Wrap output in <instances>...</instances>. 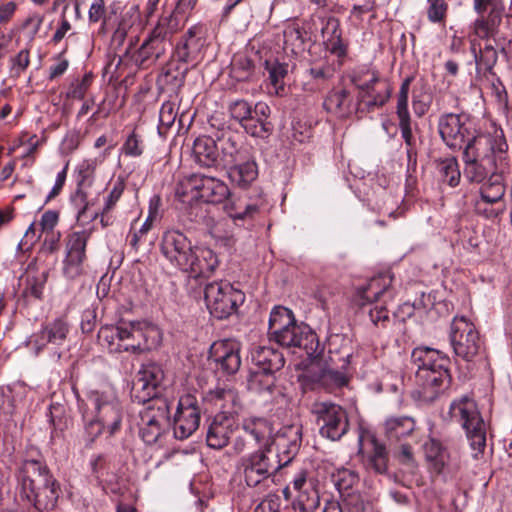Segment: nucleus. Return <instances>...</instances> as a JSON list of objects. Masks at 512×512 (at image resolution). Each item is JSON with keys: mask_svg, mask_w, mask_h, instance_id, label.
<instances>
[{"mask_svg": "<svg viewBox=\"0 0 512 512\" xmlns=\"http://www.w3.org/2000/svg\"><path fill=\"white\" fill-rule=\"evenodd\" d=\"M217 255L207 247L196 246L189 261V267L184 270L191 277H209L218 266Z\"/></svg>", "mask_w": 512, "mask_h": 512, "instance_id": "29", "label": "nucleus"}, {"mask_svg": "<svg viewBox=\"0 0 512 512\" xmlns=\"http://www.w3.org/2000/svg\"><path fill=\"white\" fill-rule=\"evenodd\" d=\"M265 69L268 71V79L273 93L281 95L284 92L285 82L284 79L288 74V65L280 63L277 59H266L263 63Z\"/></svg>", "mask_w": 512, "mask_h": 512, "instance_id": "43", "label": "nucleus"}, {"mask_svg": "<svg viewBox=\"0 0 512 512\" xmlns=\"http://www.w3.org/2000/svg\"><path fill=\"white\" fill-rule=\"evenodd\" d=\"M412 78L407 77L401 84L396 104V115L401 131V136L407 148L408 159L416 157V139L412 132V119L408 109V95Z\"/></svg>", "mask_w": 512, "mask_h": 512, "instance_id": "20", "label": "nucleus"}, {"mask_svg": "<svg viewBox=\"0 0 512 512\" xmlns=\"http://www.w3.org/2000/svg\"><path fill=\"white\" fill-rule=\"evenodd\" d=\"M412 360L417 367L416 371L446 368L449 364V359L445 355L429 347L415 348Z\"/></svg>", "mask_w": 512, "mask_h": 512, "instance_id": "36", "label": "nucleus"}, {"mask_svg": "<svg viewBox=\"0 0 512 512\" xmlns=\"http://www.w3.org/2000/svg\"><path fill=\"white\" fill-rule=\"evenodd\" d=\"M221 149L224 161L228 166L234 162L243 160L244 157L251 154L246 147L239 145L238 142L231 136L223 139Z\"/></svg>", "mask_w": 512, "mask_h": 512, "instance_id": "47", "label": "nucleus"}, {"mask_svg": "<svg viewBox=\"0 0 512 512\" xmlns=\"http://www.w3.org/2000/svg\"><path fill=\"white\" fill-rule=\"evenodd\" d=\"M384 435L391 443H397L413 435L416 421L410 416H391L383 423Z\"/></svg>", "mask_w": 512, "mask_h": 512, "instance_id": "33", "label": "nucleus"}, {"mask_svg": "<svg viewBox=\"0 0 512 512\" xmlns=\"http://www.w3.org/2000/svg\"><path fill=\"white\" fill-rule=\"evenodd\" d=\"M471 50L478 65L491 69L497 61V52L491 43L489 34H483L479 41H471Z\"/></svg>", "mask_w": 512, "mask_h": 512, "instance_id": "41", "label": "nucleus"}, {"mask_svg": "<svg viewBox=\"0 0 512 512\" xmlns=\"http://www.w3.org/2000/svg\"><path fill=\"white\" fill-rule=\"evenodd\" d=\"M110 17L106 16V6L104 0H94L89 9V21L90 22H103V25H107Z\"/></svg>", "mask_w": 512, "mask_h": 512, "instance_id": "63", "label": "nucleus"}, {"mask_svg": "<svg viewBox=\"0 0 512 512\" xmlns=\"http://www.w3.org/2000/svg\"><path fill=\"white\" fill-rule=\"evenodd\" d=\"M209 360L222 374H235L241 365L239 344L233 340L214 342L210 347Z\"/></svg>", "mask_w": 512, "mask_h": 512, "instance_id": "19", "label": "nucleus"}, {"mask_svg": "<svg viewBox=\"0 0 512 512\" xmlns=\"http://www.w3.org/2000/svg\"><path fill=\"white\" fill-rule=\"evenodd\" d=\"M317 383L325 390L332 392L348 384L347 376L338 370L324 369L317 378Z\"/></svg>", "mask_w": 512, "mask_h": 512, "instance_id": "46", "label": "nucleus"}, {"mask_svg": "<svg viewBox=\"0 0 512 512\" xmlns=\"http://www.w3.org/2000/svg\"><path fill=\"white\" fill-rule=\"evenodd\" d=\"M256 58L257 54H254L253 57L245 53L236 54L230 65L229 75L231 79L236 82L253 81L256 76Z\"/></svg>", "mask_w": 512, "mask_h": 512, "instance_id": "39", "label": "nucleus"}, {"mask_svg": "<svg viewBox=\"0 0 512 512\" xmlns=\"http://www.w3.org/2000/svg\"><path fill=\"white\" fill-rule=\"evenodd\" d=\"M323 512H367L360 497L344 499L342 503L329 501L325 504Z\"/></svg>", "mask_w": 512, "mask_h": 512, "instance_id": "51", "label": "nucleus"}, {"mask_svg": "<svg viewBox=\"0 0 512 512\" xmlns=\"http://www.w3.org/2000/svg\"><path fill=\"white\" fill-rule=\"evenodd\" d=\"M450 341L455 354L471 361L483 350V341L475 325L464 316H455L451 323Z\"/></svg>", "mask_w": 512, "mask_h": 512, "instance_id": "11", "label": "nucleus"}, {"mask_svg": "<svg viewBox=\"0 0 512 512\" xmlns=\"http://www.w3.org/2000/svg\"><path fill=\"white\" fill-rule=\"evenodd\" d=\"M30 64V50L22 49L15 57L11 59V72L15 76H20Z\"/></svg>", "mask_w": 512, "mask_h": 512, "instance_id": "61", "label": "nucleus"}, {"mask_svg": "<svg viewBox=\"0 0 512 512\" xmlns=\"http://www.w3.org/2000/svg\"><path fill=\"white\" fill-rule=\"evenodd\" d=\"M228 111L230 117L241 126L252 115L251 104L244 99H237L229 103Z\"/></svg>", "mask_w": 512, "mask_h": 512, "instance_id": "54", "label": "nucleus"}, {"mask_svg": "<svg viewBox=\"0 0 512 512\" xmlns=\"http://www.w3.org/2000/svg\"><path fill=\"white\" fill-rule=\"evenodd\" d=\"M369 317L375 326L386 327L390 321L389 310L384 304H376L369 310Z\"/></svg>", "mask_w": 512, "mask_h": 512, "instance_id": "62", "label": "nucleus"}, {"mask_svg": "<svg viewBox=\"0 0 512 512\" xmlns=\"http://www.w3.org/2000/svg\"><path fill=\"white\" fill-rule=\"evenodd\" d=\"M297 323L293 312L283 306L275 307L269 318V334L274 341H277L286 330Z\"/></svg>", "mask_w": 512, "mask_h": 512, "instance_id": "40", "label": "nucleus"}, {"mask_svg": "<svg viewBox=\"0 0 512 512\" xmlns=\"http://www.w3.org/2000/svg\"><path fill=\"white\" fill-rule=\"evenodd\" d=\"M204 400L214 406L215 409L221 410L220 412L231 413L234 415L236 411L234 408L238 405L239 397L237 392L229 385L218 386L213 390H209Z\"/></svg>", "mask_w": 512, "mask_h": 512, "instance_id": "35", "label": "nucleus"}, {"mask_svg": "<svg viewBox=\"0 0 512 512\" xmlns=\"http://www.w3.org/2000/svg\"><path fill=\"white\" fill-rule=\"evenodd\" d=\"M229 180L240 188L246 189L258 177V166L255 158L250 154L239 162H234L228 166Z\"/></svg>", "mask_w": 512, "mask_h": 512, "instance_id": "30", "label": "nucleus"}, {"mask_svg": "<svg viewBox=\"0 0 512 512\" xmlns=\"http://www.w3.org/2000/svg\"><path fill=\"white\" fill-rule=\"evenodd\" d=\"M279 345L286 348H300L308 356H313L317 352L319 345L316 334L304 323H296L289 330H286L277 341Z\"/></svg>", "mask_w": 512, "mask_h": 512, "instance_id": "24", "label": "nucleus"}, {"mask_svg": "<svg viewBox=\"0 0 512 512\" xmlns=\"http://www.w3.org/2000/svg\"><path fill=\"white\" fill-rule=\"evenodd\" d=\"M448 415L464 429L472 456L478 459L486 448L487 425L475 400L467 395L454 399L449 405Z\"/></svg>", "mask_w": 512, "mask_h": 512, "instance_id": "5", "label": "nucleus"}, {"mask_svg": "<svg viewBox=\"0 0 512 512\" xmlns=\"http://www.w3.org/2000/svg\"><path fill=\"white\" fill-rule=\"evenodd\" d=\"M230 195L228 185L219 178L203 173H191L180 178L176 184L175 196L183 204L192 205L201 201L219 204Z\"/></svg>", "mask_w": 512, "mask_h": 512, "instance_id": "6", "label": "nucleus"}, {"mask_svg": "<svg viewBox=\"0 0 512 512\" xmlns=\"http://www.w3.org/2000/svg\"><path fill=\"white\" fill-rule=\"evenodd\" d=\"M438 129L442 140L451 149H461L464 144V150L476 138L491 136L474 135V129L471 120L465 114L448 113L440 117Z\"/></svg>", "mask_w": 512, "mask_h": 512, "instance_id": "12", "label": "nucleus"}, {"mask_svg": "<svg viewBox=\"0 0 512 512\" xmlns=\"http://www.w3.org/2000/svg\"><path fill=\"white\" fill-rule=\"evenodd\" d=\"M204 300L212 316L224 319L236 312L238 306L244 302L245 295L229 282L215 281L206 285Z\"/></svg>", "mask_w": 512, "mask_h": 512, "instance_id": "10", "label": "nucleus"}, {"mask_svg": "<svg viewBox=\"0 0 512 512\" xmlns=\"http://www.w3.org/2000/svg\"><path fill=\"white\" fill-rule=\"evenodd\" d=\"M88 402L94 411H89L87 404H80L83 421V441L91 447L96 439L107 431L109 436L115 435L121 428L123 408L113 393L91 391Z\"/></svg>", "mask_w": 512, "mask_h": 512, "instance_id": "4", "label": "nucleus"}, {"mask_svg": "<svg viewBox=\"0 0 512 512\" xmlns=\"http://www.w3.org/2000/svg\"><path fill=\"white\" fill-rule=\"evenodd\" d=\"M243 129L251 135L257 138H266L273 131V125L270 121H263L260 118L255 117L254 114L242 124Z\"/></svg>", "mask_w": 512, "mask_h": 512, "instance_id": "52", "label": "nucleus"}, {"mask_svg": "<svg viewBox=\"0 0 512 512\" xmlns=\"http://www.w3.org/2000/svg\"><path fill=\"white\" fill-rule=\"evenodd\" d=\"M157 216H158L157 206L153 207L152 206V202H151L150 203V207H149V213H148V216H147L146 220L141 225L139 230L133 231L129 235V237H130V245L134 249H136V250L138 249L139 244L143 240V237L146 236L147 233L151 230V228L153 226V223L156 220Z\"/></svg>", "mask_w": 512, "mask_h": 512, "instance_id": "53", "label": "nucleus"}, {"mask_svg": "<svg viewBox=\"0 0 512 512\" xmlns=\"http://www.w3.org/2000/svg\"><path fill=\"white\" fill-rule=\"evenodd\" d=\"M358 482V476L353 471L347 469L339 470L334 475L335 487L342 496L346 497L345 499L358 497L357 495L351 494V490L358 484Z\"/></svg>", "mask_w": 512, "mask_h": 512, "instance_id": "48", "label": "nucleus"}, {"mask_svg": "<svg viewBox=\"0 0 512 512\" xmlns=\"http://www.w3.org/2000/svg\"><path fill=\"white\" fill-rule=\"evenodd\" d=\"M192 159L200 167L212 168L218 164V147L210 136L197 137L192 146Z\"/></svg>", "mask_w": 512, "mask_h": 512, "instance_id": "32", "label": "nucleus"}, {"mask_svg": "<svg viewBox=\"0 0 512 512\" xmlns=\"http://www.w3.org/2000/svg\"><path fill=\"white\" fill-rule=\"evenodd\" d=\"M178 115V106L173 101H165L159 112V125H158V133L161 136H165L168 130L175 123V120Z\"/></svg>", "mask_w": 512, "mask_h": 512, "instance_id": "50", "label": "nucleus"}, {"mask_svg": "<svg viewBox=\"0 0 512 512\" xmlns=\"http://www.w3.org/2000/svg\"><path fill=\"white\" fill-rule=\"evenodd\" d=\"M416 378L427 399H434L442 389L449 386L451 380L448 367L416 371Z\"/></svg>", "mask_w": 512, "mask_h": 512, "instance_id": "28", "label": "nucleus"}, {"mask_svg": "<svg viewBox=\"0 0 512 512\" xmlns=\"http://www.w3.org/2000/svg\"><path fill=\"white\" fill-rule=\"evenodd\" d=\"M351 81L361 90L359 109L379 108L391 96V85L386 80H381L378 72L367 66L355 69L351 75Z\"/></svg>", "mask_w": 512, "mask_h": 512, "instance_id": "8", "label": "nucleus"}, {"mask_svg": "<svg viewBox=\"0 0 512 512\" xmlns=\"http://www.w3.org/2000/svg\"><path fill=\"white\" fill-rule=\"evenodd\" d=\"M201 411L196 398L190 394L180 398L174 416V436L184 440L189 438L199 427Z\"/></svg>", "mask_w": 512, "mask_h": 512, "instance_id": "16", "label": "nucleus"}, {"mask_svg": "<svg viewBox=\"0 0 512 512\" xmlns=\"http://www.w3.org/2000/svg\"><path fill=\"white\" fill-rule=\"evenodd\" d=\"M508 144L502 130H496L494 136L476 138L463 151L466 164L465 173L474 182H482L479 196H491L504 199L506 187L503 175L509 169L507 156Z\"/></svg>", "mask_w": 512, "mask_h": 512, "instance_id": "1", "label": "nucleus"}, {"mask_svg": "<svg viewBox=\"0 0 512 512\" xmlns=\"http://www.w3.org/2000/svg\"><path fill=\"white\" fill-rule=\"evenodd\" d=\"M284 428L274 434L272 423L264 417L250 416L244 418L241 423V430L256 443L258 449H266L268 447L276 450L275 439Z\"/></svg>", "mask_w": 512, "mask_h": 512, "instance_id": "22", "label": "nucleus"}, {"mask_svg": "<svg viewBox=\"0 0 512 512\" xmlns=\"http://www.w3.org/2000/svg\"><path fill=\"white\" fill-rule=\"evenodd\" d=\"M125 181L122 178H118L114 181L112 188L105 199L102 214L107 215L116 206L117 202L121 198L125 190Z\"/></svg>", "mask_w": 512, "mask_h": 512, "instance_id": "56", "label": "nucleus"}, {"mask_svg": "<svg viewBox=\"0 0 512 512\" xmlns=\"http://www.w3.org/2000/svg\"><path fill=\"white\" fill-rule=\"evenodd\" d=\"M42 243L39 254H53L59 250L61 233L59 231L53 233L42 234Z\"/></svg>", "mask_w": 512, "mask_h": 512, "instance_id": "58", "label": "nucleus"}, {"mask_svg": "<svg viewBox=\"0 0 512 512\" xmlns=\"http://www.w3.org/2000/svg\"><path fill=\"white\" fill-rule=\"evenodd\" d=\"M136 51L141 61L157 59L164 52V38L161 34H149Z\"/></svg>", "mask_w": 512, "mask_h": 512, "instance_id": "44", "label": "nucleus"}, {"mask_svg": "<svg viewBox=\"0 0 512 512\" xmlns=\"http://www.w3.org/2000/svg\"><path fill=\"white\" fill-rule=\"evenodd\" d=\"M392 282L393 276L390 272L379 273L372 277L366 285L356 289L353 300L358 306L376 302L389 291Z\"/></svg>", "mask_w": 512, "mask_h": 512, "instance_id": "26", "label": "nucleus"}, {"mask_svg": "<svg viewBox=\"0 0 512 512\" xmlns=\"http://www.w3.org/2000/svg\"><path fill=\"white\" fill-rule=\"evenodd\" d=\"M59 222V212L56 210H47L42 213L38 222H33L30 224L28 229L26 230V235L29 233H35L37 227L39 228L40 234L39 238L42 237V234L57 232L55 230L56 226Z\"/></svg>", "mask_w": 512, "mask_h": 512, "instance_id": "49", "label": "nucleus"}, {"mask_svg": "<svg viewBox=\"0 0 512 512\" xmlns=\"http://www.w3.org/2000/svg\"><path fill=\"white\" fill-rule=\"evenodd\" d=\"M231 448L236 455H240L248 451L254 452L258 449V446L245 432L241 430V433L233 440Z\"/></svg>", "mask_w": 512, "mask_h": 512, "instance_id": "57", "label": "nucleus"}, {"mask_svg": "<svg viewBox=\"0 0 512 512\" xmlns=\"http://www.w3.org/2000/svg\"><path fill=\"white\" fill-rule=\"evenodd\" d=\"M276 450L257 449L240 458L237 469L248 487L266 491L274 483L275 473L288 465L301 443L300 428L286 426L275 439Z\"/></svg>", "mask_w": 512, "mask_h": 512, "instance_id": "2", "label": "nucleus"}, {"mask_svg": "<svg viewBox=\"0 0 512 512\" xmlns=\"http://www.w3.org/2000/svg\"><path fill=\"white\" fill-rule=\"evenodd\" d=\"M164 377L163 370L154 363L141 366L133 382V392L138 401L148 403L156 399L157 388Z\"/></svg>", "mask_w": 512, "mask_h": 512, "instance_id": "21", "label": "nucleus"}, {"mask_svg": "<svg viewBox=\"0 0 512 512\" xmlns=\"http://www.w3.org/2000/svg\"><path fill=\"white\" fill-rule=\"evenodd\" d=\"M144 150L143 142L135 132L131 133L122 146V151L126 156L139 157Z\"/></svg>", "mask_w": 512, "mask_h": 512, "instance_id": "59", "label": "nucleus"}, {"mask_svg": "<svg viewBox=\"0 0 512 512\" xmlns=\"http://www.w3.org/2000/svg\"><path fill=\"white\" fill-rule=\"evenodd\" d=\"M437 170L441 180L451 187H455L460 181V170L458 162L454 157H448L437 161Z\"/></svg>", "mask_w": 512, "mask_h": 512, "instance_id": "45", "label": "nucleus"}, {"mask_svg": "<svg viewBox=\"0 0 512 512\" xmlns=\"http://www.w3.org/2000/svg\"><path fill=\"white\" fill-rule=\"evenodd\" d=\"M251 361L264 374L280 370L285 363L282 353L272 347L257 346L251 351Z\"/></svg>", "mask_w": 512, "mask_h": 512, "instance_id": "34", "label": "nucleus"}, {"mask_svg": "<svg viewBox=\"0 0 512 512\" xmlns=\"http://www.w3.org/2000/svg\"><path fill=\"white\" fill-rule=\"evenodd\" d=\"M425 459L432 473L441 474L449 461V453L442 443L434 437H429L423 446Z\"/></svg>", "mask_w": 512, "mask_h": 512, "instance_id": "38", "label": "nucleus"}, {"mask_svg": "<svg viewBox=\"0 0 512 512\" xmlns=\"http://www.w3.org/2000/svg\"><path fill=\"white\" fill-rule=\"evenodd\" d=\"M140 412V436L146 444L158 443L170 426V406L165 398H156Z\"/></svg>", "mask_w": 512, "mask_h": 512, "instance_id": "9", "label": "nucleus"}, {"mask_svg": "<svg viewBox=\"0 0 512 512\" xmlns=\"http://www.w3.org/2000/svg\"><path fill=\"white\" fill-rule=\"evenodd\" d=\"M324 108L339 117L350 115L353 110V97L345 88L331 90L324 100Z\"/></svg>", "mask_w": 512, "mask_h": 512, "instance_id": "37", "label": "nucleus"}, {"mask_svg": "<svg viewBox=\"0 0 512 512\" xmlns=\"http://www.w3.org/2000/svg\"><path fill=\"white\" fill-rule=\"evenodd\" d=\"M16 478L19 497L22 501L27 502L39 512H52L56 509L61 487L44 461L23 460L17 470Z\"/></svg>", "mask_w": 512, "mask_h": 512, "instance_id": "3", "label": "nucleus"}, {"mask_svg": "<svg viewBox=\"0 0 512 512\" xmlns=\"http://www.w3.org/2000/svg\"><path fill=\"white\" fill-rule=\"evenodd\" d=\"M70 323L65 316H59L44 324L38 332L33 333L28 345L39 354L48 344L61 346L70 332Z\"/></svg>", "mask_w": 512, "mask_h": 512, "instance_id": "18", "label": "nucleus"}, {"mask_svg": "<svg viewBox=\"0 0 512 512\" xmlns=\"http://www.w3.org/2000/svg\"><path fill=\"white\" fill-rule=\"evenodd\" d=\"M49 271L47 268H39L38 258L31 261L26 270L25 286L22 292L24 298L42 299Z\"/></svg>", "mask_w": 512, "mask_h": 512, "instance_id": "31", "label": "nucleus"}, {"mask_svg": "<svg viewBox=\"0 0 512 512\" xmlns=\"http://www.w3.org/2000/svg\"><path fill=\"white\" fill-rule=\"evenodd\" d=\"M239 424L231 413L219 412L209 425L206 442L210 448L220 450L224 448L236 431Z\"/></svg>", "mask_w": 512, "mask_h": 512, "instance_id": "23", "label": "nucleus"}, {"mask_svg": "<svg viewBox=\"0 0 512 512\" xmlns=\"http://www.w3.org/2000/svg\"><path fill=\"white\" fill-rule=\"evenodd\" d=\"M195 247L191 240L179 230L166 231L160 244L163 256L171 265L183 272L189 267L190 257Z\"/></svg>", "mask_w": 512, "mask_h": 512, "instance_id": "15", "label": "nucleus"}, {"mask_svg": "<svg viewBox=\"0 0 512 512\" xmlns=\"http://www.w3.org/2000/svg\"><path fill=\"white\" fill-rule=\"evenodd\" d=\"M371 450L365 456V465L378 474H384L388 469V453L384 444L376 438L371 439Z\"/></svg>", "mask_w": 512, "mask_h": 512, "instance_id": "42", "label": "nucleus"}, {"mask_svg": "<svg viewBox=\"0 0 512 512\" xmlns=\"http://www.w3.org/2000/svg\"><path fill=\"white\" fill-rule=\"evenodd\" d=\"M95 162L83 161L77 170V189L72 195V201L78 208V218L86 212L91 205L90 189L94 182Z\"/></svg>", "mask_w": 512, "mask_h": 512, "instance_id": "25", "label": "nucleus"}, {"mask_svg": "<svg viewBox=\"0 0 512 512\" xmlns=\"http://www.w3.org/2000/svg\"><path fill=\"white\" fill-rule=\"evenodd\" d=\"M325 49L339 59V64L347 55L348 43L341 37V34H330L324 41Z\"/></svg>", "mask_w": 512, "mask_h": 512, "instance_id": "55", "label": "nucleus"}, {"mask_svg": "<svg viewBox=\"0 0 512 512\" xmlns=\"http://www.w3.org/2000/svg\"><path fill=\"white\" fill-rule=\"evenodd\" d=\"M312 412L316 416L322 437L337 441L347 433L348 415L340 405L328 401L316 402L313 404Z\"/></svg>", "mask_w": 512, "mask_h": 512, "instance_id": "13", "label": "nucleus"}, {"mask_svg": "<svg viewBox=\"0 0 512 512\" xmlns=\"http://www.w3.org/2000/svg\"><path fill=\"white\" fill-rule=\"evenodd\" d=\"M448 5L444 0H435L430 4L427 15L432 22H441L445 19Z\"/></svg>", "mask_w": 512, "mask_h": 512, "instance_id": "64", "label": "nucleus"}, {"mask_svg": "<svg viewBox=\"0 0 512 512\" xmlns=\"http://www.w3.org/2000/svg\"><path fill=\"white\" fill-rule=\"evenodd\" d=\"M115 353L142 354L156 348L160 343L159 329L145 321H121L117 325Z\"/></svg>", "mask_w": 512, "mask_h": 512, "instance_id": "7", "label": "nucleus"}, {"mask_svg": "<svg viewBox=\"0 0 512 512\" xmlns=\"http://www.w3.org/2000/svg\"><path fill=\"white\" fill-rule=\"evenodd\" d=\"M91 230H81L70 233L65 241V258L63 273L69 279H74L83 273L86 260V246L91 237Z\"/></svg>", "mask_w": 512, "mask_h": 512, "instance_id": "14", "label": "nucleus"}, {"mask_svg": "<svg viewBox=\"0 0 512 512\" xmlns=\"http://www.w3.org/2000/svg\"><path fill=\"white\" fill-rule=\"evenodd\" d=\"M474 9L479 15L475 22L477 30L494 32L498 29L503 12L501 0H474Z\"/></svg>", "mask_w": 512, "mask_h": 512, "instance_id": "27", "label": "nucleus"}, {"mask_svg": "<svg viewBox=\"0 0 512 512\" xmlns=\"http://www.w3.org/2000/svg\"><path fill=\"white\" fill-rule=\"evenodd\" d=\"M266 201L262 193L251 195L249 192L230 195L226 198L224 210L234 221H248L254 219Z\"/></svg>", "mask_w": 512, "mask_h": 512, "instance_id": "17", "label": "nucleus"}, {"mask_svg": "<svg viewBox=\"0 0 512 512\" xmlns=\"http://www.w3.org/2000/svg\"><path fill=\"white\" fill-rule=\"evenodd\" d=\"M91 85V76L85 75L82 79L75 80L72 82L67 96L72 99L81 100L86 95Z\"/></svg>", "mask_w": 512, "mask_h": 512, "instance_id": "60", "label": "nucleus"}]
</instances>
